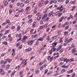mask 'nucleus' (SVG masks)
<instances>
[{"mask_svg": "<svg viewBox=\"0 0 77 77\" xmlns=\"http://www.w3.org/2000/svg\"><path fill=\"white\" fill-rule=\"evenodd\" d=\"M55 15H58V17H61V16H62V13H60V11H58L56 12Z\"/></svg>", "mask_w": 77, "mask_h": 77, "instance_id": "obj_1", "label": "nucleus"}, {"mask_svg": "<svg viewBox=\"0 0 77 77\" xmlns=\"http://www.w3.org/2000/svg\"><path fill=\"white\" fill-rule=\"evenodd\" d=\"M48 15L49 17H53L54 15V13L53 12V11H51L49 13Z\"/></svg>", "mask_w": 77, "mask_h": 77, "instance_id": "obj_2", "label": "nucleus"}, {"mask_svg": "<svg viewBox=\"0 0 77 77\" xmlns=\"http://www.w3.org/2000/svg\"><path fill=\"white\" fill-rule=\"evenodd\" d=\"M57 3V0H52L50 2V4H52L53 3L54 4H56Z\"/></svg>", "mask_w": 77, "mask_h": 77, "instance_id": "obj_3", "label": "nucleus"}, {"mask_svg": "<svg viewBox=\"0 0 77 77\" xmlns=\"http://www.w3.org/2000/svg\"><path fill=\"white\" fill-rule=\"evenodd\" d=\"M12 56L13 57H14L15 56V49H12Z\"/></svg>", "mask_w": 77, "mask_h": 77, "instance_id": "obj_4", "label": "nucleus"}, {"mask_svg": "<svg viewBox=\"0 0 77 77\" xmlns=\"http://www.w3.org/2000/svg\"><path fill=\"white\" fill-rule=\"evenodd\" d=\"M33 41L30 40L28 42V44L29 45H32V44H33Z\"/></svg>", "mask_w": 77, "mask_h": 77, "instance_id": "obj_5", "label": "nucleus"}, {"mask_svg": "<svg viewBox=\"0 0 77 77\" xmlns=\"http://www.w3.org/2000/svg\"><path fill=\"white\" fill-rule=\"evenodd\" d=\"M57 42H54V43H52V47L55 48L56 45H57Z\"/></svg>", "mask_w": 77, "mask_h": 77, "instance_id": "obj_6", "label": "nucleus"}, {"mask_svg": "<svg viewBox=\"0 0 77 77\" xmlns=\"http://www.w3.org/2000/svg\"><path fill=\"white\" fill-rule=\"evenodd\" d=\"M53 57H51V56H49L47 58L48 60H50V62H51L52 60H53Z\"/></svg>", "mask_w": 77, "mask_h": 77, "instance_id": "obj_7", "label": "nucleus"}, {"mask_svg": "<svg viewBox=\"0 0 77 77\" xmlns=\"http://www.w3.org/2000/svg\"><path fill=\"white\" fill-rule=\"evenodd\" d=\"M69 67V65L66 66V64H64L61 66L62 68H66H66H68Z\"/></svg>", "mask_w": 77, "mask_h": 77, "instance_id": "obj_8", "label": "nucleus"}, {"mask_svg": "<svg viewBox=\"0 0 77 77\" xmlns=\"http://www.w3.org/2000/svg\"><path fill=\"white\" fill-rule=\"evenodd\" d=\"M57 9L59 10H60V12H61L62 11V10H63V8L62 7V6H61V7H58Z\"/></svg>", "mask_w": 77, "mask_h": 77, "instance_id": "obj_9", "label": "nucleus"}, {"mask_svg": "<svg viewBox=\"0 0 77 77\" xmlns=\"http://www.w3.org/2000/svg\"><path fill=\"white\" fill-rule=\"evenodd\" d=\"M64 62H66V63H67V62H69V59H67L66 58H64Z\"/></svg>", "mask_w": 77, "mask_h": 77, "instance_id": "obj_10", "label": "nucleus"}, {"mask_svg": "<svg viewBox=\"0 0 77 77\" xmlns=\"http://www.w3.org/2000/svg\"><path fill=\"white\" fill-rule=\"evenodd\" d=\"M36 23L35 22H34L33 23L32 25V28L35 27L36 26Z\"/></svg>", "mask_w": 77, "mask_h": 77, "instance_id": "obj_11", "label": "nucleus"}, {"mask_svg": "<svg viewBox=\"0 0 77 77\" xmlns=\"http://www.w3.org/2000/svg\"><path fill=\"white\" fill-rule=\"evenodd\" d=\"M27 38H28V36H27L26 35H24L23 37V41H26V39H27Z\"/></svg>", "mask_w": 77, "mask_h": 77, "instance_id": "obj_12", "label": "nucleus"}, {"mask_svg": "<svg viewBox=\"0 0 77 77\" xmlns=\"http://www.w3.org/2000/svg\"><path fill=\"white\" fill-rule=\"evenodd\" d=\"M44 41V38L42 37L40 38L39 39L37 40V41Z\"/></svg>", "mask_w": 77, "mask_h": 77, "instance_id": "obj_13", "label": "nucleus"}, {"mask_svg": "<svg viewBox=\"0 0 77 77\" xmlns=\"http://www.w3.org/2000/svg\"><path fill=\"white\" fill-rule=\"evenodd\" d=\"M6 23H8V25H11V23L10 22V20H6Z\"/></svg>", "mask_w": 77, "mask_h": 77, "instance_id": "obj_14", "label": "nucleus"}, {"mask_svg": "<svg viewBox=\"0 0 77 77\" xmlns=\"http://www.w3.org/2000/svg\"><path fill=\"white\" fill-rule=\"evenodd\" d=\"M32 48H29L28 49H27L26 50V51L27 52H29V51H32Z\"/></svg>", "mask_w": 77, "mask_h": 77, "instance_id": "obj_15", "label": "nucleus"}, {"mask_svg": "<svg viewBox=\"0 0 77 77\" xmlns=\"http://www.w3.org/2000/svg\"><path fill=\"white\" fill-rule=\"evenodd\" d=\"M62 47H63V46L62 45H61L57 49V51H59V50H60V48H62Z\"/></svg>", "mask_w": 77, "mask_h": 77, "instance_id": "obj_16", "label": "nucleus"}, {"mask_svg": "<svg viewBox=\"0 0 77 77\" xmlns=\"http://www.w3.org/2000/svg\"><path fill=\"white\" fill-rule=\"evenodd\" d=\"M45 47H46V45H45L43 47H42L40 49L41 51L44 50L45 49Z\"/></svg>", "mask_w": 77, "mask_h": 77, "instance_id": "obj_17", "label": "nucleus"}, {"mask_svg": "<svg viewBox=\"0 0 77 77\" xmlns=\"http://www.w3.org/2000/svg\"><path fill=\"white\" fill-rule=\"evenodd\" d=\"M51 50L53 51V52H54V51H56L57 49L56 48H54V47H53L51 48Z\"/></svg>", "mask_w": 77, "mask_h": 77, "instance_id": "obj_18", "label": "nucleus"}, {"mask_svg": "<svg viewBox=\"0 0 77 77\" xmlns=\"http://www.w3.org/2000/svg\"><path fill=\"white\" fill-rule=\"evenodd\" d=\"M41 15H39L37 17V20H39L41 19Z\"/></svg>", "mask_w": 77, "mask_h": 77, "instance_id": "obj_19", "label": "nucleus"}, {"mask_svg": "<svg viewBox=\"0 0 77 77\" xmlns=\"http://www.w3.org/2000/svg\"><path fill=\"white\" fill-rule=\"evenodd\" d=\"M47 14H45L43 17H42V19H44V18H45L47 17Z\"/></svg>", "mask_w": 77, "mask_h": 77, "instance_id": "obj_20", "label": "nucleus"}, {"mask_svg": "<svg viewBox=\"0 0 77 77\" xmlns=\"http://www.w3.org/2000/svg\"><path fill=\"white\" fill-rule=\"evenodd\" d=\"M72 40V38H70L67 40V43H69V42L71 41Z\"/></svg>", "mask_w": 77, "mask_h": 77, "instance_id": "obj_21", "label": "nucleus"}, {"mask_svg": "<svg viewBox=\"0 0 77 77\" xmlns=\"http://www.w3.org/2000/svg\"><path fill=\"white\" fill-rule=\"evenodd\" d=\"M72 72H73V69H71L69 71L67 72L68 74H70L72 73Z\"/></svg>", "mask_w": 77, "mask_h": 77, "instance_id": "obj_22", "label": "nucleus"}, {"mask_svg": "<svg viewBox=\"0 0 77 77\" xmlns=\"http://www.w3.org/2000/svg\"><path fill=\"white\" fill-rule=\"evenodd\" d=\"M33 22V20H32V19H29L28 21V23H32Z\"/></svg>", "mask_w": 77, "mask_h": 77, "instance_id": "obj_23", "label": "nucleus"}, {"mask_svg": "<svg viewBox=\"0 0 77 77\" xmlns=\"http://www.w3.org/2000/svg\"><path fill=\"white\" fill-rule=\"evenodd\" d=\"M56 38H57L56 36H54L52 37L51 39H52V40H53L54 39H56Z\"/></svg>", "mask_w": 77, "mask_h": 77, "instance_id": "obj_24", "label": "nucleus"}, {"mask_svg": "<svg viewBox=\"0 0 77 77\" xmlns=\"http://www.w3.org/2000/svg\"><path fill=\"white\" fill-rule=\"evenodd\" d=\"M9 30H8L6 31L4 33V35H6V34H7V33H8L9 32Z\"/></svg>", "mask_w": 77, "mask_h": 77, "instance_id": "obj_25", "label": "nucleus"}, {"mask_svg": "<svg viewBox=\"0 0 77 77\" xmlns=\"http://www.w3.org/2000/svg\"><path fill=\"white\" fill-rule=\"evenodd\" d=\"M26 61H27L26 60H24L22 61V64L24 63H26Z\"/></svg>", "mask_w": 77, "mask_h": 77, "instance_id": "obj_26", "label": "nucleus"}, {"mask_svg": "<svg viewBox=\"0 0 77 77\" xmlns=\"http://www.w3.org/2000/svg\"><path fill=\"white\" fill-rule=\"evenodd\" d=\"M44 3L45 5H47L49 3V1L48 0H46L44 2Z\"/></svg>", "mask_w": 77, "mask_h": 77, "instance_id": "obj_27", "label": "nucleus"}, {"mask_svg": "<svg viewBox=\"0 0 77 77\" xmlns=\"http://www.w3.org/2000/svg\"><path fill=\"white\" fill-rule=\"evenodd\" d=\"M45 28H47L48 27V24H46L43 26Z\"/></svg>", "mask_w": 77, "mask_h": 77, "instance_id": "obj_28", "label": "nucleus"}, {"mask_svg": "<svg viewBox=\"0 0 77 77\" xmlns=\"http://www.w3.org/2000/svg\"><path fill=\"white\" fill-rule=\"evenodd\" d=\"M7 61H8L9 63L11 62V61H12V60L10 59H7Z\"/></svg>", "mask_w": 77, "mask_h": 77, "instance_id": "obj_29", "label": "nucleus"}, {"mask_svg": "<svg viewBox=\"0 0 77 77\" xmlns=\"http://www.w3.org/2000/svg\"><path fill=\"white\" fill-rule=\"evenodd\" d=\"M70 3H72V4H73V5L74 4H75V1H71L70 2Z\"/></svg>", "mask_w": 77, "mask_h": 77, "instance_id": "obj_30", "label": "nucleus"}, {"mask_svg": "<svg viewBox=\"0 0 77 77\" xmlns=\"http://www.w3.org/2000/svg\"><path fill=\"white\" fill-rule=\"evenodd\" d=\"M75 6H73L72 7V9L71 11H73L74 9H75Z\"/></svg>", "mask_w": 77, "mask_h": 77, "instance_id": "obj_31", "label": "nucleus"}, {"mask_svg": "<svg viewBox=\"0 0 77 77\" xmlns=\"http://www.w3.org/2000/svg\"><path fill=\"white\" fill-rule=\"evenodd\" d=\"M20 29H21V27H20V26H18L17 27V31L18 32V31H19V30H20Z\"/></svg>", "mask_w": 77, "mask_h": 77, "instance_id": "obj_32", "label": "nucleus"}, {"mask_svg": "<svg viewBox=\"0 0 77 77\" xmlns=\"http://www.w3.org/2000/svg\"><path fill=\"white\" fill-rule=\"evenodd\" d=\"M49 17H46V18L45 19V21H48L49 20Z\"/></svg>", "mask_w": 77, "mask_h": 77, "instance_id": "obj_33", "label": "nucleus"}, {"mask_svg": "<svg viewBox=\"0 0 77 77\" xmlns=\"http://www.w3.org/2000/svg\"><path fill=\"white\" fill-rule=\"evenodd\" d=\"M13 12V10L12 9H10L9 11V13L10 14H12V12Z\"/></svg>", "mask_w": 77, "mask_h": 77, "instance_id": "obj_34", "label": "nucleus"}, {"mask_svg": "<svg viewBox=\"0 0 77 77\" xmlns=\"http://www.w3.org/2000/svg\"><path fill=\"white\" fill-rule=\"evenodd\" d=\"M0 73L1 75H3L5 74V71H4Z\"/></svg>", "mask_w": 77, "mask_h": 77, "instance_id": "obj_35", "label": "nucleus"}, {"mask_svg": "<svg viewBox=\"0 0 77 77\" xmlns=\"http://www.w3.org/2000/svg\"><path fill=\"white\" fill-rule=\"evenodd\" d=\"M49 53L50 54H51L52 53V50L51 49V50H49Z\"/></svg>", "mask_w": 77, "mask_h": 77, "instance_id": "obj_36", "label": "nucleus"}, {"mask_svg": "<svg viewBox=\"0 0 77 77\" xmlns=\"http://www.w3.org/2000/svg\"><path fill=\"white\" fill-rule=\"evenodd\" d=\"M9 67H10V65L8 64L6 66V68H7V69H9Z\"/></svg>", "mask_w": 77, "mask_h": 77, "instance_id": "obj_37", "label": "nucleus"}, {"mask_svg": "<svg viewBox=\"0 0 77 77\" xmlns=\"http://www.w3.org/2000/svg\"><path fill=\"white\" fill-rule=\"evenodd\" d=\"M15 72H12V73L11 74V76H12L15 74Z\"/></svg>", "mask_w": 77, "mask_h": 77, "instance_id": "obj_38", "label": "nucleus"}, {"mask_svg": "<svg viewBox=\"0 0 77 77\" xmlns=\"http://www.w3.org/2000/svg\"><path fill=\"white\" fill-rule=\"evenodd\" d=\"M28 19H30V18H31L32 17V15H28Z\"/></svg>", "mask_w": 77, "mask_h": 77, "instance_id": "obj_39", "label": "nucleus"}, {"mask_svg": "<svg viewBox=\"0 0 77 77\" xmlns=\"http://www.w3.org/2000/svg\"><path fill=\"white\" fill-rule=\"evenodd\" d=\"M35 72L36 74H39V70H37L35 71Z\"/></svg>", "mask_w": 77, "mask_h": 77, "instance_id": "obj_40", "label": "nucleus"}, {"mask_svg": "<svg viewBox=\"0 0 77 77\" xmlns=\"http://www.w3.org/2000/svg\"><path fill=\"white\" fill-rule=\"evenodd\" d=\"M75 48L73 50H72V53H75Z\"/></svg>", "mask_w": 77, "mask_h": 77, "instance_id": "obj_41", "label": "nucleus"}, {"mask_svg": "<svg viewBox=\"0 0 77 77\" xmlns=\"http://www.w3.org/2000/svg\"><path fill=\"white\" fill-rule=\"evenodd\" d=\"M71 47L72 48H74V47H75V45H74V44H72L71 45Z\"/></svg>", "mask_w": 77, "mask_h": 77, "instance_id": "obj_42", "label": "nucleus"}, {"mask_svg": "<svg viewBox=\"0 0 77 77\" xmlns=\"http://www.w3.org/2000/svg\"><path fill=\"white\" fill-rule=\"evenodd\" d=\"M64 35H68V32L67 31H65L64 32Z\"/></svg>", "mask_w": 77, "mask_h": 77, "instance_id": "obj_43", "label": "nucleus"}, {"mask_svg": "<svg viewBox=\"0 0 77 77\" xmlns=\"http://www.w3.org/2000/svg\"><path fill=\"white\" fill-rule=\"evenodd\" d=\"M43 69H44V67L43 66H41L40 68V69L41 71H42V70Z\"/></svg>", "mask_w": 77, "mask_h": 77, "instance_id": "obj_44", "label": "nucleus"}, {"mask_svg": "<svg viewBox=\"0 0 77 77\" xmlns=\"http://www.w3.org/2000/svg\"><path fill=\"white\" fill-rule=\"evenodd\" d=\"M12 38L11 37H9L8 40L12 41Z\"/></svg>", "mask_w": 77, "mask_h": 77, "instance_id": "obj_45", "label": "nucleus"}, {"mask_svg": "<svg viewBox=\"0 0 77 77\" xmlns=\"http://www.w3.org/2000/svg\"><path fill=\"white\" fill-rule=\"evenodd\" d=\"M62 38H63L61 37L60 39V43H61V42H62Z\"/></svg>", "mask_w": 77, "mask_h": 77, "instance_id": "obj_46", "label": "nucleus"}, {"mask_svg": "<svg viewBox=\"0 0 77 77\" xmlns=\"http://www.w3.org/2000/svg\"><path fill=\"white\" fill-rule=\"evenodd\" d=\"M24 6V5L23 3H22L20 5V7H21V8H23Z\"/></svg>", "mask_w": 77, "mask_h": 77, "instance_id": "obj_47", "label": "nucleus"}, {"mask_svg": "<svg viewBox=\"0 0 77 77\" xmlns=\"http://www.w3.org/2000/svg\"><path fill=\"white\" fill-rule=\"evenodd\" d=\"M4 44L5 45H8V42H7L5 41L4 42Z\"/></svg>", "mask_w": 77, "mask_h": 77, "instance_id": "obj_48", "label": "nucleus"}, {"mask_svg": "<svg viewBox=\"0 0 77 77\" xmlns=\"http://www.w3.org/2000/svg\"><path fill=\"white\" fill-rule=\"evenodd\" d=\"M70 60L71 61V62H73L74 61V58H70L69 59V61Z\"/></svg>", "mask_w": 77, "mask_h": 77, "instance_id": "obj_49", "label": "nucleus"}, {"mask_svg": "<svg viewBox=\"0 0 77 77\" xmlns=\"http://www.w3.org/2000/svg\"><path fill=\"white\" fill-rule=\"evenodd\" d=\"M64 51V50L63 49V48H62L60 49V52H63Z\"/></svg>", "mask_w": 77, "mask_h": 77, "instance_id": "obj_50", "label": "nucleus"}, {"mask_svg": "<svg viewBox=\"0 0 77 77\" xmlns=\"http://www.w3.org/2000/svg\"><path fill=\"white\" fill-rule=\"evenodd\" d=\"M47 72H48V69H46L45 70V74H46L47 73Z\"/></svg>", "mask_w": 77, "mask_h": 77, "instance_id": "obj_51", "label": "nucleus"}, {"mask_svg": "<svg viewBox=\"0 0 77 77\" xmlns=\"http://www.w3.org/2000/svg\"><path fill=\"white\" fill-rule=\"evenodd\" d=\"M20 45V43H18L16 45V47H18L19 45Z\"/></svg>", "mask_w": 77, "mask_h": 77, "instance_id": "obj_52", "label": "nucleus"}, {"mask_svg": "<svg viewBox=\"0 0 77 77\" xmlns=\"http://www.w3.org/2000/svg\"><path fill=\"white\" fill-rule=\"evenodd\" d=\"M15 28V26H13L11 27V29H12V30H13Z\"/></svg>", "mask_w": 77, "mask_h": 77, "instance_id": "obj_53", "label": "nucleus"}, {"mask_svg": "<svg viewBox=\"0 0 77 77\" xmlns=\"http://www.w3.org/2000/svg\"><path fill=\"white\" fill-rule=\"evenodd\" d=\"M22 39V38H19L17 39V42H18L20 41H21V40Z\"/></svg>", "mask_w": 77, "mask_h": 77, "instance_id": "obj_54", "label": "nucleus"}, {"mask_svg": "<svg viewBox=\"0 0 77 77\" xmlns=\"http://www.w3.org/2000/svg\"><path fill=\"white\" fill-rule=\"evenodd\" d=\"M7 5H8V2H5V4H4L5 6H6Z\"/></svg>", "mask_w": 77, "mask_h": 77, "instance_id": "obj_55", "label": "nucleus"}, {"mask_svg": "<svg viewBox=\"0 0 77 77\" xmlns=\"http://www.w3.org/2000/svg\"><path fill=\"white\" fill-rule=\"evenodd\" d=\"M65 71H66V70H65V69H62L61 71V72H65Z\"/></svg>", "mask_w": 77, "mask_h": 77, "instance_id": "obj_56", "label": "nucleus"}, {"mask_svg": "<svg viewBox=\"0 0 77 77\" xmlns=\"http://www.w3.org/2000/svg\"><path fill=\"white\" fill-rule=\"evenodd\" d=\"M69 3V0H66V4H68Z\"/></svg>", "mask_w": 77, "mask_h": 77, "instance_id": "obj_57", "label": "nucleus"}, {"mask_svg": "<svg viewBox=\"0 0 77 77\" xmlns=\"http://www.w3.org/2000/svg\"><path fill=\"white\" fill-rule=\"evenodd\" d=\"M22 47H23V46H22V45H21L19 47V49H21Z\"/></svg>", "mask_w": 77, "mask_h": 77, "instance_id": "obj_58", "label": "nucleus"}, {"mask_svg": "<svg viewBox=\"0 0 77 77\" xmlns=\"http://www.w3.org/2000/svg\"><path fill=\"white\" fill-rule=\"evenodd\" d=\"M4 70H3V69H0V73H1L2 72H3Z\"/></svg>", "mask_w": 77, "mask_h": 77, "instance_id": "obj_59", "label": "nucleus"}, {"mask_svg": "<svg viewBox=\"0 0 77 77\" xmlns=\"http://www.w3.org/2000/svg\"><path fill=\"white\" fill-rule=\"evenodd\" d=\"M69 28V26H67L65 28V30H67Z\"/></svg>", "mask_w": 77, "mask_h": 77, "instance_id": "obj_60", "label": "nucleus"}, {"mask_svg": "<svg viewBox=\"0 0 77 77\" xmlns=\"http://www.w3.org/2000/svg\"><path fill=\"white\" fill-rule=\"evenodd\" d=\"M51 74V72H50L47 74V75H49V74Z\"/></svg>", "mask_w": 77, "mask_h": 77, "instance_id": "obj_61", "label": "nucleus"}, {"mask_svg": "<svg viewBox=\"0 0 77 77\" xmlns=\"http://www.w3.org/2000/svg\"><path fill=\"white\" fill-rule=\"evenodd\" d=\"M64 58H63V57H62L60 58V61L63 60H64Z\"/></svg>", "mask_w": 77, "mask_h": 77, "instance_id": "obj_62", "label": "nucleus"}, {"mask_svg": "<svg viewBox=\"0 0 77 77\" xmlns=\"http://www.w3.org/2000/svg\"><path fill=\"white\" fill-rule=\"evenodd\" d=\"M22 36V35L21 34V33H20L19 35V36L18 37L19 38H21V36Z\"/></svg>", "mask_w": 77, "mask_h": 77, "instance_id": "obj_63", "label": "nucleus"}, {"mask_svg": "<svg viewBox=\"0 0 77 77\" xmlns=\"http://www.w3.org/2000/svg\"><path fill=\"white\" fill-rule=\"evenodd\" d=\"M2 68H5V64H3L2 66Z\"/></svg>", "mask_w": 77, "mask_h": 77, "instance_id": "obj_64", "label": "nucleus"}]
</instances>
